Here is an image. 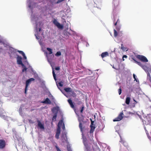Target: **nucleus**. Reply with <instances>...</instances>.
I'll list each match as a JSON object with an SVG mask.
<instances>
[{"label":"nucleus","mask_w":151,"mask_h":151,"mask_svg":"<svg viewBox=\"0 0 151 151\" xmlns=\"http://www.w3.org/2000/svg\"><path fill=\"white\" fill-rule=\"evenodd\" d=\"M113 19H114V18H113ZM119 20V19L117 18H116L115 20L114 21V25L116 26V28L114 29V36L115 37H116L118 35V32L119 35H120V33L122 32V31H121V26L120 24H118L117 25V23H118Z\"/></svg>","instance_id":"nucleus-1"},{"label":"nucleus","mask_w":151,"mask_h":151,"mask_svg":"<svg viewBox=\"0 0 151 151\" xmlns=\"http://www.w3.org/2000/svg\"><path fill=\"white\" fill-rule=\"evenodd\" d=\"M37 14H35L32 12L31 16V19L32 21H35V22L36 24L35 28V36L36 37V38L38 39V29L37 28V21L38 20V17Z\"/></svg>","instance_id":"nucleus-2"},{"label":"nucleus","mask_w":151,"mask_h":151,"mask_svg":"<svg viewBox=\"0 0 151 151\" xmlns=\"http://www.w3.org/2000/svg\"><path fill=\"white\" fill-rule=\"evenodd\" d=\"M113 4H114V7L113 9V17L114 21L115 20L116 18H117V15L116 14V8L119 4V1L117 0H113Z\"/></svg>","instance_id":"nucleus-3"},{"label":"nucleus","mask_w":151,"mask_h":151,"mask_svg":"<svg viewBox=\"0 0 151 151\" xmlns=\"http://www.w3.org/2000/svg\"><path fill=\"white\" fill-rule=\"evenodd\" d=\"M133 60L139 66H141L142 68L144 69L145 72L147 71V69H148V68L146 66L145 64L144 63L140 62H137L136 61L134 58H132Z\"/></svg>","instance_id":"nucleus-4"},{"label":"nucleus","mask_w":151,"mask_h":151,"mask_svg":"<svg viewBox=\"0 0 151 151\" xmlns=\"http://www.w3.org/2000/svg\"><path fill=\"white\" fill-rule=\"evenodd\" d=\"M34 78H31L28 79L26 81L25 88L24 91V93L25 94L27 93V91L28 90V87L29 84L31 83L32 81H34Z\"/></svg>","instance_id":"nucleus-5"},{"label":"nucleus","mask_w":151,"mask_h":151,"mask_svg":"<svg viewBox=\"0 0 151 151\" xmlns=\"http://www.w3.org/2000/svg\"><path fill=\"white\" fill-rule=\"evenodd\" d=\"M53 23L54 24L57 26L58 28L62 29L63 28V25L61 24L59 22H58L55 19H53Z\"/></svg>","instance_id":"nucleus-6"},{"label":"nucleus","mask_w":151,"mask_h":151,"mask_svg":"<svg viewBox=\"0 0 151 151\" xmlns=\"http://www.w3.org/2000/svg\"><path fill=\"white\" fill-rule=\"evenodd\" d=\"M46 57L47 59V60L49 63L52 66V60L54 58V55L53 54L50 55H48V54L47 52H46Z\"/></svg>","instance_id":"nucleus-7"},{"label":"nucleus","mask_w":151,"mask_h":151,"mask_svg":"<svg viewBox=\"0 0 151 151\" xmlns=\"http://www.w3.org/2000/svg\"><path fill=\"white\" fill-rule=\"evenodd\" d=\"M123 113L122 112H121L117 117L113 120V121L116 122L120 121L123 119Z\"/></svg>","instance_id":"nucleus-8"},{"label":"nucleus","mask_w":151,"mask_h":151,"mask_svg":"<svg viewBox=\"0 0 151 151\" xmlns=\"http://www.w3.org/2000/svg\"><path fill=\"white\" fill-rule=\"evenodd\" d=\"M38 82L40 84L41 87L43 88H46L45 81L38 77Z\"/></svg>","instance_id":"nucleus-9"},{"label":"nucleus","mask_w":151,"mask_h":151,"mask_svg":"<svg viewBox=\"0 0 151 151\" xmlns=\"http://www.w3.org/2000/svg\"><path fill=\"white\" fill-rule=\"evenodd\" d=\"M17 63L18 64L21 65L22 67L24 66V65L22 62V58L21 56H18L17 58Z\"/></svg>","instance_id":"nucleus-10"},{"label":"nucleus","mask_w":151,"mask_h":151,"mask_svg":"<svg viewBox=\"0 0 151 151\" xmlns=\"http://www.w3.org/2000/svg\"><path fill=\"white\" fill-rule=\"evenodd\" d=\"M138 58L143 62H147L148 61V60L147 58L143 55H138Z\"/></svg>","instance_id":"nucleus-11"},{"label":"nucleus","mask_w":151,"mask_h":151,"mask_svg":"<svg viewBox=\"0 0 151 151\" xmlns=\"http://www.w3.org/2000/svg\"><path fill=\"white\" fill-rule=\"evenodd\" d=\"M6 143L5 141L3 139H0V149H3L6 146Z\"/></svg>","instance_id":"nucleus-12"},{"label":"nucleus","mask_w":151,"mask_h":151,"mask_svg":"<svg viewBox=\"0 0 151 151\" xmlns=\"http://www.w3.org/2000/svg\"><path fill=\"white\" fill-rule=\"evenodd\" d=\"M118 133L119 134V136L120 137L121 140L120 141V142H121L122 144L123 145L126 147V148H127V150H128V147H127V142L125 141V140L122 138V137L120 135V134H119V133Z\"/></svg>","instance_id":"nucleus-13"},{"label":"nucleus","mask_w":151,"mask_h":151,"mask_svg":"<svg viewBox=\"0 0 151 151\" xmlns=\"http://www.w3.org/2000/svg\"><path fill=\"white\" fill-rule=\"evenodd\" d=\"M63 122V120H60L59 122L58 123V128L57 129V131L56 132L59 133H60V127L62 125V123Z\"/></svg>","instance_id":"nucleus-14"},{"label":"nucleus","mask_w":151,"mask_h":151,"mask_svg":"<svg viewBox=\"0 0 151 151\" xmlns=\"http://www.w3.org/2000/svg\"><path fill=\"white\" fill-rule=\"evenodd\" d=\"M61 138L63 142H66L67 141L66 133V132H64L63 133Z\"/></svg>","instance_id":"nucleus-15"},{"label":"nucleus","mask_w":151,"mask_h":151,"mask_svg":"<svg viewBox=\"0 0 151 151\" xmlns=\"http://www.w3.org/2000/svg\"><path fill=\"white\" fill-rule=\"evenodd\" d=\"M59 110V108L58 106H56L53 107L52 109V111L54 114H57Z\"/></svg>","instance_id":"nucleus-16"},{"label":"nucleus","mask_w":151,"mask_h":151,"mask_svg":"<svg viewBox=\"0 0 151 151\" xmlns=\"http://www.w3.org/2000/svg\"><path fill=\"white\" fill-rule=\"evenodd\" d=\"M82 133V138L83 139V142L84 145L86 147L87 145V139L86 137L84 136L83 132Z\"/></svg>","instance_id":"nucleus-17"},{"label":"nucleus","mask_w":151,"mask_h":151,"mask_svg":"<svg viewBox=\"0 0 151 151\" xmlns=\"http://www.w3.org/2000/svg\"><path fill=\"white\" fill-rule=\"evenodd\" d=\"M38 127H39L42 131H44L45 129L44 124H42L40 121H38Z\"/></svg>","instance_id":"nucleus-18"},{"label":"nucleus","mask_w":151,"mask_h":151,"mask_svg":"<svg viewBox=\"0 0 151 151\" xmlns=\"http://www.w3.org/2000/svg\"><path fill=\"white\" fill-rule=\"evenodd\" d=\"M41 103L43 104H51V101L48 98H46L45 100L41 101Z\"/></svg>","instance_id":"nucleus-19"},{"label":"nucleus","mask_w":151,"mask_h":151,"mask_svg":"<svg viewBox=\"0 0 151 151\" xmlns=\"http://www.w3.org/2000/svg\"><path fill=\"white\" fill-rule=\"evenodd\" d=\"M28 121L30 123L33 124L35 123L36 121L38 122V119L35 117H33L31 119H29Z\"/></svg>","instance_id":"nucleus-20"},{"label":"nucleus","mask_w":151,"mask_h":151,"mask_svg":"<svg viewBox=\"0 0 151 151\" xmlns=\"http://www.w3.org/2000/svg\"><path fill=\"white\" fill-rule=\"evenodd\" d=\"M101 57L103 58L109 56V53L108 52H102L101 55Z\"/></svg>","instance_id":"nucleus-21"},{"label":"nucleus","mask_w":151,"mask_h":151,"mask_svg":"<svg viewBox=\"0 0 151 151\" xmlns=\"http://www.w3.org/2000/svg\"><path fill=\"white\" fill-rule=\"evenodd\" d=\"M63 34L65 36L66 38H68L69 35H71V33L70 32H68L66 30H65L63 32Z\"/></svg>","instance_id":"nucleus-22"},{"label":"nucleus","mask_w":151,"mask_h":151,"mask_svg":"<svg viewBox=\"0 0 151 151\" xmlns=\"http://www.w3.org/2000/svg\"><path fill=\"white\" fill-rule=\"evenodd\" d=\"M68 101L70 104L71 107L72 108L74 109V106L73 103L72 101V100L71 99H68Z\"/></svg>","instance_id":"nucleus-23"},{"label":"nucleus","mask_w":151,"mask_h":151,"mask_svg":"<svg viewBox=\"0 0 151 151\" xmlns=\"http://www.w3.org/2000/svg\"><path fill=\"white\" fill-rule=\"evenodd\" d=\"M37 3H32L30 4H29V7L31 9H32L33 8H35L36 7Z\"/></svg>","instance_id":"nucleus-24"},{"label":"nucleus","mask_w":151,"mask_h":151,"mask_svg":"<svg viewBox=\"0 0 151 151\" xmlns=\"http://www.w3.org/2000/svg\"><path fill=\"white\" fill-rule=\"evenodd\" d=\"M105 126L104 124L102 122L101 123V124H100V125L99 126V128L100 130H102L104 128Z\"/></svg>","instance_id":"nucleus-25"},{"label":"nucleus","mask_w":151,"mask_h":151,"mask_svg":"<svg viewBox=\"0 0 151 151\" xmlns=\"http://www.w3.org/2000/svg\"><path fill=\"white\" fill-rule=\"evenodd\" d=\"M90 127L91 128L90 132V133H92L94 131V129L95 128V127L93 125L90 126Z\"/></svg>","instance_id":"nucleus-26"},{"label":"nucleus","mask_w":151,"mask_h":151,"mask_svg":"<svg viewBox=\"0 0 151 151\" xmlns=\"http://www.w3.org/2000/svg\"><path fill=\"white\" fill-rule=\"evenodd\" d=\"M133 77L134 79V81H135L136 82H137L138 84L139 83V81L138 79L137 78V77L134 74H133Z\"/></svg>","instance_id":"nucleus-27"},{"label":"nucleus","mask_w":151,"mask_h":151,"mask_svg":"<svg viewBox=\"0 0 151 151\" xmlns=\"http://www.w3.org/2000/svg\"><path fill=\"white\" fill-rule=\"evenodd\" d=\"M130 98L129 97H127L126 98V101H125V103H126L128 105L129 104L130 102Z\"/></svg>","instance_id":"nucleus-28"},{"label":"nucleus","mask_w":151,"mask_h":151,"mask_svg":"<svg viewBox=\"0 0 151 151\" xmlns=\"http://www.w3.org/2000/svg\"><path fill=\"white\" fill-rule=\"evenodd\" d=\"M65 91L66 92H70L71 91V88H67L64 89Z\"/></svg>","instance_id":"nucleus-29"},{"label":"nucleus","mask_w":151,"mask_h":151,"mask_svg":"<svg viewBox=\"0 0 151 151\" xmlns=\"http://www.w3.org/2000/svg\"><path fill=\"white\" fill-rule=\"evenodd\" d=\"M57 114H54L52 118V120L53 121H56V118L57 117Z\"/></svg>","instance_id":"nucleus-30"},{"label":"nucleus","mask_w":151,"mask_h":151,"mask_svg":"<svg viewBox=\"0 0 151 151\" xmlns=\"http://www.w3.org/2000/svg\"><path fill=\"white\" fill-rule=\"evenodd\" d=\"M121 49L122 50L124 51H127L128 50V49L126 47H124L122 44H121Z\"/></svg>","instance_id":"nucleus-31"},{"label":"nucleus","mask_w":151,"mask_h":151,"mask_svg":"<svg viewBox=\"0 0 151 151\" xmlns=\"http://www.w3.org/2000/svg\"><path fill=\"white\" fill-rule=\"evenodd\" d=\"M47 50L49 52V54H51L52 53V50L50 48L47 47Z\"/></svg>","instance_id":"nucleus-32"},{"label":"nucleus","mask_w":151,"mask_h":151,"mask_svg":"<svg viewBox=\"0 0 151 151\" xmlns=\"http://www.w3.org/2000/svg\"><path fill=\"white\" fill-rule=\"evenodd\" d=\"M82 127H83V125H82V123L80 122L79 124V128L80 129L82 133L83 132V129H82Z\"/></svg>","instance_id":"nucleus-33"},{"label":"nucleus","mask_w":151,"mask_h":151,"mask_svg":"<svg viewBox=\"0 0 151 151\" xmlns=\"http://www.w3.org/2000/svg\"><path fill=\"white\" fill-rule=\"evenodd\" d=\"M55 56L56 57H59L61 55V52L60 51H58L55 54Z\"/></svg>","instance_id":"nucleus-34"},{"label":"nucleus","mask_w":151,"mask_h":151,"mask_svg":"<svg viewBox=\"0 0 151 151\" xmlns=\"http://www.w3.org/2000/svg\"><path fill=\"white\" fill-rule=\"evenodd\" d=\"M52 74H53V77L54 80L55 81H56V75H55V73L54 72V70L53 69H52Z\"/></svg>","instance_id":"nucleus-35"},{"label":"nucleus","mask_w":151,"mask_h":151,"mask_svg":"<svg viewBox=\"0 0 151 151\" xmlns=\"http://www.w3.org/2000/svg\"><path fill=\"white\" fill-rule=\"evenodd\" d=\"M60 133L56 132V134H55V137L57 139H58L59 138V136L60 135Z\"/></svg>","instance_id":"nucleus-36"},{"label":"nucleus","mask_w":151,"mask_h":151,"mask_svg":"<svg viewBox=\"0 0 151 151\" xmlns=\"http://www.w3.org/2000/svg\"><path fill=\"white\" fill-rule=\"evenodd\" d=\"M22 112V107L20 106L19 109V112L20 114H21Z\"/></svg>","instance_id":"nucleus-37"},{"label":"nucleus","mask_w":151,"mask_h":151,"mask_svg":"<svg viewBox=\"0 0 151 151\" xmlns=\"http://www.w3.org/2000/svg\"><path fill=\"white\" fill-rule=\"evenodd\" d=\"M22 67L24 68L22 70V72L26 71H27V68H26V66L24 65V66Z\"/></svg>","instance_id":"nucleus-38"},{"label":"nucleus","mask_w":151,"mask_h":151,"mask_svg":"<svg viewBox=\"0 0 151 151\" xmlns=\"http://www.w3.org/2000/svg\"><path fill=\"white\" fill-rule=\"evenodd\" d=\"M122 89L121 88V87H120L119 88L118 90L119 95H120L121 94V93H122Z\"/></svg>","instance_id":"nucleus-39"},{"label":"nucleus","mask_w":151,"mask_h":151,"mask_svg":"<svg viewBox=\"0 0 151 151\" xmlns=\"http://www.w3.org/2000/svg\"><path fill=\"white\" fill-rule=\"evenodd\" d=\"M90 120L91 121V124L90 126H95V125L94 124V121H93L91 119H90Z\"/></svg>","instance_id":"nucleus-40"},{"label":"nucleus","mask_w":151,"mask_h":151,"mask_svg":"<svg viewBox=\"0 0 151 151\" xmlns=\"http://www.w3.org/2000/svg\"><path fill=\"white\" fill-rule=\"evenodd\" d=\"M133 100L134 101V102L133 103V104H134V106H133V107H134L135 106V105L136 104H137L138 103V102H137L134 99H133Z\"/></svg>","instance_id":"nucleus-41"},{"label":"nucleus","mask_w":151,"mask_h":151,"mask_svg":"<svg viewBox=\"0 0 151 151\" xmlns=\"http://www.w3.org/2000/svg\"><path fill=\"white\" fill-rule=\"evenodd\" d=\"M55 147L57 151H61L57 145H56Z\"/></svg>","instance_id":"nucleus-42"},{"label":"nucleus","mask_w":151,"mask_h":151,"mask_svg":"<svg viewBox=\"0 0 151 151\" xmlns=\"http://www.w3.org/2000/svg\"><path fill=\"white\" fill-rule=\"evenodd\" d=\"M127 56L126 55H123V57H122V59H123V61H124V58H127Z\"/></svg>","instance_id":"nucleus-43"},{"label":"nucleus","mask_w":151,"mask_h":151,"mask_svg":"<svg viewBox=\"0 0 151 151\" xmlns=\"http://www.w3.org/2000/svg\"><path fill=\"white\" fill-rule=\"evenodd\" d=\"M148 69H147V71L146 72L147 74V77H149V76H151L150 73H149V72L148 71Z\"/></svg>","instance_id":"nucleus-44"},{"label":"nucleus","mask_w":151,"mask_h":151,"mask_svg":"<svg viewBox=\"0 0 151 151\" xmlns=\"http://www.w3.org/2000/svg\"><path fill=\"white\" fill-rule=\"evenodd\" d=\"M62 123H63V125L62 126V128L63 130H65V125L64 123L63 122Z\"/></svg>","instance_id":"nucleus-45"},{"label":"nucleus","mask_w":151,"mask_h":151,"mask_svg":"<svg viewBox=\"0 0 151 151\" xmlns=\"http://www.w3.org/2000/svg\"><path fill=\"white\" fill-rule=\"evenodd\" d=\"M84 109V106H82V107H81V111H80V112L81 113H82V112L83 111Z\"/></svg>","instance_id":"nucleus-46"},{"label":"nucleus","mask_w":151,"mask_h":151,"mask_svg":"<svg viewBox=\"0 0 151 151\" xmlns=\"http://www.w3.org/2000/svg\"><path fill=\"white\" fill-rule=\"evenodd\" d=\"M18 51L19 52L20 54H21L22 55L24 54V53L22 51Z\"/></svg>","instance_id":"nucleus-47"},{"label":"nucleus","mask_w":151,"mask_h":151,"mask_svg":"<svg viewBox=\"0 0 151 151\" xmlns=\"http://www.w3.org/2000/svg\"><path fill=\"white\" fill-rule=\"evenodd\" d=\"M58 85L60 87H62L63 86V84L61 82H59L58 83Z\"/></svg>","instance_id":"nucleus-48"},{"label":"nucleus","mask_w":151,"mask_h":151,"mask_svg":"<svg viewBox=\"0 0 151 151\" xmlns=\"http://www.w3.org/2000/svg\"><path fill=\"white\" fill-rule=\"evenodd\" d=\"M60 68L59 67H57L55 68V70H60Z\"/></svg>","instance_id":"nucleus-49"},{"label":"nucleus","mask_w":151,"mask_h":151,"mask_svg":"<svg viewBox=\"0 0 151 151\" xmlns=\"http://www.w3.org/2000/svg\"><path fill=\"white\" fill-rule=\"evenodd\" d=\"M22 56H23V58L24 59L26 60L27 59V57H26V56H25V54H24L23 55H22Z\"/></svg>","instance_id":"nucleus-50"},{"label":"nucleus","mask_w":151,"mask_h":151,"mask_svg":"<svg viewBox=\"0 0 151 151\" xmlns=\"http://www.w3.org/2000/svg\"><path fill=\"white\" fill-rule=\"evenodd\" d=\"M118 35L119 36H122V34H123L122 31V32H120V35H119L118 32Z\"/></svg>","instance_id":"nucleus-51"},{"label":"nucleus","mask_w":151,"mask_h":151,"mask_svg":"<svg viewBox=\"0 0 151 151\" xmlns=\"http://www.w3.org/2000/svg\"><path fill=\"white\" fill-rule=\"evenodd\" d=\"M62 21L63 22H66V21H65V19L64 18H62Z\"/></svg>","instance_id":"nucleus-52"},{"label":"nucleus","mask_w":151,"mask_h":151,"mask_svg":"<svg viewBox=\"0 0 151 151\" xmlns=\"http://www.w3.org/2000/svg\"><path fill=\"white\" fill-rule=\"evenodd\" d=\"M96 87L99 89V92H98V93H99L100 92V89L99 88L98 86H96Z\"/></svg>","instance_id":"nucleus-53"},{"label":"nucleus","mask_w":151,"mask_h":151,"mask_svg":"<svg viewBox=\"0 0 151 151\" xmlns=\"http://www.w3.org/2000/svg\"><path fill=\"white\" fill-rule=\"evenodd\" d=\"M86 46L87 47H88L89 46V44L88 43H87L86 44Z\"/></svg>","instance_id":"nucleus-54"},{"label":"nucleus","mask_w":151,"mask_h":151,"mask_svg":"<svg viewBox=\"0 0 151 151\" xmlns=\"http://www.w3.org/2000/svg\"><path fill=\"white\" fill-rule=\"evenodd\" d=\"M138 116H139V118L141 119L142 118V116L141 115H138Z\"/></svg>","instance_id":"nucleus-55"},{"label":"nucleus","mask_w":151,"mask_h":151,"mask_svg":"<svg viewBox=\"0 0 151 151\" xmlns=\"http://www.w3.org/2000/svg\"><path fill=\"white\" fill-rule=\"evenodd\" d=\"M147 79L149 80V79H150L151 78V76H149V77H147Z\"/></svg>","instance_id":"nucleus-56"},{"label":"nucleus","mask_w":151,"mask_h":151,"mask_svg":"<svg viewBox=\"0 0 151 151\" xmlns=\"http://www.w3.org/2000/svg\"><path fill=\"white\" fill-rule=\"evenodd\" d=\"M94 7H97L96 6V4H94L93 6Z\"/></svg>","instance_id":"nucleus-57"},{"label":"nucleus","mask_w":151,"mask_h":151,"mask_svg":"<svg viewBox=\"0 0 151 151\" xmlns=\"http://www.w3.org/2000/svg\"><path fill=\"white\" fill-rule=\"evenodd\" d=\"M112 67H113V68H114V69H116V70H117L116 69V68L114 67V66H113Z\"/></svg>","instance_id":"nucleus-58"},{"label":"nucleus","mask_w":151,"mask_h":151,"mask_svg":"<svg viewBox=\"0 0 151 151\" xmlns=\"http://www.w3.org/2000/svg\"><path fill=\"white\" fill-rule=\"evenodd\" d=\"M2 42V40L1 39H0V43H1Z\"/></svg>","instance_id":"nucleus-59"},{"label":"nucleus","mask_w":151,"mask_h":151,"mask_svg":"<svg viewBox=\"0 0 151 151\" xmlns=\"http://www.w3.org/2000/svg\"><path fill=\"white\" fill-rule=\"evenodd\" d=\"M151 82V78L149 80Z\"/></svg>","instance_id":"nucleus-60"},{"label":"nucleus","mask_w":151,"mask_h":151,"mask_svg":"<svg viewBox=\"0 0 151 151\" xmlns=\"http://www.w3.org/2000/svg\"><path fill=\"white\" fill-rule=\"evenodd\" d=\"M151 82V78L149 80Z\"/></svg>","instance_id":"nucleus-61"},{"label":"nucleus","mask_w":151,"mask_h":151,"mask_svg":"<svg viewBox=\"0 0 151 151\" xmlns=\"http://www.w3.org/2000/svg\"><path fill=\"white\" fill-rule=\"evenodd\" d=\"M151 82V78L149 80Z\"/></svg>","instance_id":"nucleus-62"},{"label":"nucleus","mask_w":151,"mask_h":151,"mask_svg":"<svg viewBox=\"0 0 151 151\" xmlns=\"http://www.w3.org/2000/svg\"><path fill=\"white\" fill-rule=\"evenodd\" d=\"M151 82V78L149 80Z\"/></svg>","instance_id":"nucleus-63"},{"label":"nucleus","mask_w":151,"mask_h":151,"mask_svg":"<svg viewBox=\"0 0 151 151\" xmlns=\"http://www.w3.org/2000/svg\"><path fill=\"white\" fill-rule=\"evenodd\" d=\"M93 116L94 117V118H95V117H96V116L95 115H94Z\"/></svg>","instance_id":"nucleus-64"}]
</instances>
